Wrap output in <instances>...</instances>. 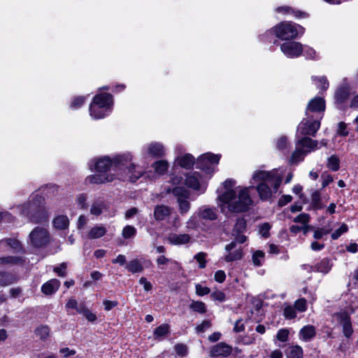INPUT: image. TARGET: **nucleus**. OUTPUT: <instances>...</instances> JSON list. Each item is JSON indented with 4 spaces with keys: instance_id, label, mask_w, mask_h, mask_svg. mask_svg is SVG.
<instances>
[{
    "instance_id": "f257e3e1",
    "label": "nucleus",
    "mask_w": 358,
    "mask_h": 358,
    "mask_svg": "<svg viewBox=\"0 0 358 358\" xmlns=\"http://www.w3.org/2000/svg\"><path fill=\"white\" fill-rule=\"evenodd\" d=\"M236 181L234 179H227L222 185L224 191L218 197V206L222 213L227 215L229 213H244L249 210L252 204V198L249 191L252 187L236 186Z\"/></svg>"
},
{
    "instance_id": "f03ea898",
    "label": "nucleus",
    "mask_w": 358,
    "mask_h": 358,
    "mask_svg": "<svg viewBox=\"0 0 358 358\" xmlns=\"http://www.w3.org/2000/svg\"><path fill=\"white\" fill-rule=\"evenodd\" d=\"M285 171L278 169L270 171H256L250 180L251 185H256L257 191L262 200H268L276 194L282 182Z\"/></svg>"
},
{
    "instance_id": "7ed1b4c3",
    "label": "nucleus",
    "mask_w": 358,
    "mask_h": 358,
    "mask_svg": "<svg viewBox=\"0 0 358 358\" xmlns=\"http://www.w3.org/2000/svg\"><path fill=\"white\" fill-rule=\"evenodd\" d=\"M132 155L130 153H126L117 157L115 161V166L120 170L117 173V178L121 180H129L130 182H135L144 174L146 177L150 178L148 173L132 163Z\"/></svg>"
},
{
    "instance_id": "20e7f679",
    "label": "nucleus",
    "mask_w": 358,
    "mask_h": 358,
    "mask_svg": "<svg viewBox=\"0 0 358 358\" xmlns=\"http://www.w3.org/2000/svg\"><path fill=\"white\" fill-rule=\"evenodd\" d=\"M44 200L38 194L32 195L31 199L20 207L21 214L34 223H44L49 215L44 206Z\"/></svg>"
},
{
    "instance_id": "39448f33",
    "label": "nucleus",
    "mask_w": 358,
    "mask_h": 358,
    "mask_svg": "<svg viewBox=\"0 0 358 358\" xmlns=\"http://www.w3.org/2000/svg\"><path fill=\"white\" fill-rule=\"evenodd\" d=\"M113 96L108 93H100L96 95L90 106V114L95 120L103 118L112 110Z\"/></svg>"
},
{
    "instance_id": "423d86ee",
    "label": "nucleus",
    "mask_w": 358,
    "mask_h": 358,
    "mask_svg": "<svg viewBox=\"0 0 358 358\" xmlns=\"http://www.w3.org/2000/svg\"><path fill=\"white\" fill-rule=\"evenodd\" d=\"M273 31L278 38L290 40L296 38L299 34L302 35L304 33V28L294 23L284 22L275 26Z\"/></svg>"
},
{
    "instance_id": "0eeeda50",
    "label": "nucleus",
    "mask_w": 358,
    "mask_h": 358,
    "mask_svg": "<svg viewBox=\"0 0 358 358\" xmlns=\"http://www.w3.org/2000/svg\"><path fill=\"white\" fill-rule=\"evenodd\" d=\"M167 192H171L177 199L178 210L181 215L187 214L191 208L189 198V192L182 187H176L171 190L167 189Z\"/></svg>"
},
{
    "instance_id": "6e6552de",
    "label": "nucleus",
    "mask_w": 358,
    "mask_h": 358,
    "mask_svg": "<svg viewBox=\"0 0 358 358\" xmlns=\"http://www.w3.org/2000/svg\"><path fill=\"white\" fill-rule=\"evenodd\" d=\"M220 159V155H214L207 152L198 157L196 161V168L206 172L207 174L215 171V166L218 164Z\"/></svg>"
},
{
    "instance_id": "1a4fd4ad",
    "label": "nucleus",
    "mask_w": 358,
    "mask_h": 358,
    "mask_svg": "<svg viewBox=\"0 0 358 358\" xmlns=\"http://www.w3.org/2000/svg\"><path fill=\"white\" fill-rule=\"evenodd\" d=\"M320 127V121L317 120H312V116H306L299 123L296 136H315L316 132Z\"/></svg>"
},
{
    "instance_id": "9d476101",
    "label": "nucleus",
    "mask_w": 358,
    "mask_h": 358,
    "mask_svg": "<svg viewBox=\"0 0 358 358\" xmlns=\"http://www.w3.org/2000/svg\"><path fill=\"white\" fill-rule=\"evenodd\" d=\"M29 241L31 245L41 248L46 245L50 241V234L46 228L35 227L29 234Z\"/></svg>"
},
{
    "instance_id": "9b49d317",
    "label": "nucleus",
    "mask_w": 358,
    "mask_h": 358,
    "mask_svg": "<svg viewBox=\"0 0 358 358\" xmlns=\"http://www.w3.org/2000/svg\"><path fill=\"white\" fill-rule=\"evenodd\" d=\"M185 184L188 187L203 193L206 189V178L199 171L188 173Z\"/></svg>"
},
{
    "instance_id": "f8f14e48",
    "label": "nucleus",
    "mask_w": 358,
    "mask_h": 358,
    "mask_svg": "<svg viewBox=\"0 0 358 358\" xmlns=\"http://www.w3.org/2000/svg\"><path fill=\"white\" fill-rule=\"evenodd\" d=\"M117 159V157L113 159L112 161L109 157H103L101 158H99L96 160L92 161L90 164V169L92 170V166H94V169L96 172L100 173H107V171L108 170H112L115 172L114 175H116V177L117 178V173H119L120 170L115 166V161Z\"/></svg>"
},
{
    "instance_id": "ddd939ff",
    "label": "nucleus",
    "mask_w": 358,
    "mask_h": 358,
    "mask_svg": "<svg viewBox=\"0 0 358 358\" xmlns=\"http://www.w3.org/2000/svg\"><path fill=\"white\" fill-rule=\"evenodd\" d=\"M166 150L164 146L158 142H152L144 145L142 148V155L146 157H162L165 155Z\"/></svg>"
},
{
    "instance_id": "4468645a",
    "label": "nucleus",
    "mask_w": 358,
    "mask_h": 358,
    "mask_svg": "<svg viewBox=\"0 0 358 358\" xmlns=\"http://www.w3.org/2000/svg\"><path fill=\"white\" fill-rule=\"evenodd\" d=\"M283 54L289 58L299 57L303 52V45L299 42L288 41L280 45Z\"/></svg>"
},
{
    "instance_id": "2eb2a0df",
    "label": "nucleus",
    "mask_w": 358,
    "mask_h": 358,
    "mask_svg": "<svg viewBox=\"0 0 358 358\" xmlns=\"http://www.w3.org/2000/svg\"><path fill=\"white\" fill-rule=\"evenodd\" d=\"M226 255L223 259L227 262H231L240 260L243 257V251L241 247H237L236 241H232L225 245Z\"/></svg>"
},
{
    "instance_id": "dca6fc26",
    "label": "nucleus",
    "mask_w": 358,
    "mask_h": 358,
    "mask_svg": "<svg viewBox=\"0 0 358 358\" xmlns=\"http://www.w3.org/2000/svg\"><path fill=\"white\" fill-rule=\"evenodd\" d=\"M296 145L304 151L306 154L318 149L319 142L315 140L306 136H296Z\"/></svg>"
},
{
    "instance_id": "f3484780",
    "label": "nucleus",
    "mask_w": 358,
    "mask_h": 358,
    "mask_svg": "<svg viewBox=\"0 0 358 358\" xmlns=\"http://www.w3.org/2000/svg\"><path fill=\"white\" fill-rule=\"evenodd\" d=\"M325 110V101L321 97H315L312 99L308 103L306 115L308 117L310 115V113L324 112Z\"/></svg>"
},
{
    "instance_id": "a211bd4d",
    "label": "nucleus",
    "mask_w": 358,
    "mask_h": 358,
    "mask_svg": "<svg viewBox=\"0 0 358 358\" xmlns=\"http://www.w3.org/2000/svg\"><path fill=\"white\" fill-rule=\"evenodd\" d=\"M232 352V348L230 345L224 343H219L213 345L210 350V357H227Z\"/></svg>"
},
{
    "instance_id": "6ab92c4d",
    "label": "nucleus",
    "mask_w": 358,
    "mask_h": 358,
    "mask_svg": "<svg viewBox=\"0 0 358 358\" xmlns=\"http://www.w3.org/2000/svg\"><path fill=\"white\" fill-rule=\"evenodd\" d=\"M199 217L203 220L213 221L217 218V210L208 206H201L197 211Z\"/></svg>"
},
{
    "instance_id": "aec40b11",
    "label": "nucleus",
    "mask_w": 358,
    "mask_h": 358,
    "mask_svg": "<svg viewBox=\"0 0 358 358\" xmlns=\"http://www.w3.org/2000/svg\"><path fill=\"white\" fill-rule=\"evenodd\" d=\"M338 318L342 325L344 336L346 338H350L353 333L350 315L346 313H341L338 314Z\"/></svg>"
},
{
    "instance_id": "412c9836",
    "label": "nucleus",
    "mask_w": 358,
    "mask_h": 358,
    "mask_svg": "<svg viewBox=\"0 0 358 358\" xmlns=\"http://www.w3.org/2000/svg\"><path fill=\"white\" fill-rule=\"evenodd\" d=\"M146 264L148 266L151 262L149 260H143L139 259H135L131 260L126 264V268L128 271L131 273H142L144 270L143 264Z\"/></svg>"
},
{
    "instance_id": "4be33fe9",
    "label": "nucleus",
    "mask_w": 358,
    "mask_h": 358,
    "mask_svg": "<svg viewBox=\"0 0 358 358\" xmlns=\"http://www.w3.org/2000/svg\"><path fill=\"white\" fill-rule=\"evenodd\" d=\"M115 178L114 174L97 172L87 178L88 181L92 184H103L113 181Z\"/></svg>"
},
{
    "instance_id": "5701e85b",
    "label": "nucleus",
    "mask_w": 358,
    "mask_h": 358,
    "mask_svg": "<svg viewBox=\"0 0 358 358\" xmlns=\"http://www.w3.org/2000/svg\"><path fill=\"white\" fill-rule=\"evenodd\" d=\"M316 336V329L313 325L308 324L303 327L299 332V338L304 342L312 341Z\"/></svg>"
},
{
    "instance_id": "b1692460",
    "label": "nucleus",
    "mask_w": 358,
    "mask_h": 358,
    "mask_svg": "<svg viewBox=\"0 0 358 358\" xmlns=\"http://www.w3.org/2000/svg\"><path fill=\"white\" fill-rule=\"evenodd\" d=\"M172 208L165 205H157L154 210V217L157 221H162L170 216Z\"/></svg>"
},
{
    "instance_id": "393cba45",
    "label": "nucleus",
    "mask_w": 358,
    "mask_h": 358,
    "mask_svg": "<svg viewBox=\"0 0 358 358\" xmlns=\"http://www.w3.org/2000/svg\"><path fill=\"white\" fill-rule=\"evenodd\" d=\"M176 162L182 168L189 169L195 163V158L193 155L189 153H185L184 155H178Z\"/></svg>"
},
{
    "instance_id": "a878e982",
    "label": "nucleus",
    "mask_w": 358,
    "mask_h": 358,
    "mask_svg": "<svg viewBox=\"0 0 358 358\" xmlns=\"http://www.w3.org/2000/svg\"><path fill=\"white\" fill-rule=\"evenodd\" d=\"M168 241L172 245H184L191 241V236L187 234H171Z\"/></svg>"
},
{
    "instance_id": "bb28decb",
    "label": "nucleus",
    "mask_w": 358,
    "mask_h": 358,
    "mask_svg": "<svg viewBox=\"0 0 358 358\" xmlns=\"http://www.w3.org/2000/svg\"><path fill=\"white\" fill-rule=\"evenodd\" d=\"M60 286V281L57 279H51L44 283L41 287V292L45 295H51L56 292Z\"/></svg>"
},
{
    "instance_id": "cd10ccee",
    "label": "nucleus",
    "mask_w": 358,
    "mask_h": 358,
    "mask_svg": "<svg viewBox=\"0 0 358 358\" xmlns=\"http://www.w3.org/2000/svg\"><path fill=\"white\" fill-rule=\"evenodd\" d=\"M152 166L155 170V174L152 177L150 176V178L153 180L155 178V175L162 176L165 174L169 169V164L166 160H159L153 163Z\"/></svg>"
},
{
    "instance_id": "c85d7f7f",
    "label": "nucleus",
    "mask_w": 358,
    "mask_h": 358,
    "mask_svg": "<svg viewBox=\"0 0 358 358\" xmlns=\"http://www.w3.org/2000/svg\"><path fill=\"white\" fill-rule=\"evenodd\" d=\"M332 267V262L328 258L322 259L320 262L317 263L314 268L315 271L324 274L328 273Z\"/></svg>"
},
{
    "instance_id": "c756f323",
    "label": "nucleus",
    "mask_w": 358,
    "mask_h": 358,
    "mask_svg": "<svg viewBox=\"0 0 358 358\" xmlns=\"http://www.w3.org/2000/svg\"><path fill=\"white\" fill-rule=\"evenodd\" d=\"M107 230L103 225H96L91 228L87 234V236L90 239L99 238L103 236Z\"/></svg>"
},
{
    "instance_id": "7c9ffc66",
    "label": "nucleus",
    "mask_w": 358,
    "mask_h": 358,
    "mask_svg": "<svg viewBox=\"0 0 358 358\" xmlns=\"http://www.w3.org/2000/svg\"><path fill=\"white\" fill-rule=\"evenodd\" d=\"M8 248L16 250L21 248L20 242L16 239L8 238L0 241V251L4 250Z\"/></svg>"
},
{
    "instance_id": "2f4dec72",
    "label": "nucleus",
    "mask_w": 358,
    "mask_h": 358,
    "mask_svg": "<svg viewBox=\"0 0 358 358\" xmlns=\"http://www.w3.org/2000/svg\"><path fill=\"white\" fill-rule=\"evenodd\" d=\"M170 333V327L167 324H162L154 331V338L161 340Z\"/></svg>"
},
{
    "instance_id": "473e14b6",
    "label": "nucleus",
    "mask_w": 358,
    "mask_h": 358,
    "mask_svg": "<svg viewBox=\"0 0 358 358\" xmlns=\"http://www.w3.org/2000/svg\"><path fill=\"white\" fill-rule=\"evenodd\" d=\"M350 90L346 86L341 87L337 90L335 93V100L337 103H343L345 102L349 96Z\"/></svg>"
},
{
    "instance_id": "72a5a7b5",
    "label": "nucleus",
    "mask_w": 358,
    "mask_h": 358,
    "mask_svg": "<svg viewBox=\"0 0 358 358\" xmlns=\"http://www.w3.org/2000/svg\"><path fill=\"white\" fill-rule=\"evenodd\" d=\"M306 155L307 154L304 151L296 145L295 150L293 152L289 159V163L291 164H298L304 159Z\"/></svg>"
},
{
    "instance_id": "f704fd0d",
    "label": "nucleus",
    "mask_w": 358,
    "mask_h": 358,
    "mask_svg": "<svg viewBox=\"0 0 358 358\" xmlns=\"http://www.w3.org/2000/svg\"><path fill=\"white\" fill-rule=\"evenodd\" d=\"M197 213H194L186 222L185 228L187 231L197 230L199 227V220Z\"/></svg>"
},
{
    "instance_id": "c9c22d12",
    "label": "nucleus",
    "mask_w": 358,
    "mask_h": 358,
    "mask_svg": "<svg viewBox=\"0 0 358 358\" xmlns=\"http://www.w3.org/2000/svg\"><path fill=\"white\" fill-rule=\"evenodd\" d=\"M69 220L66 215H58L53 220V224L58 229H64L68 227Z\"/></svg>"
},
{
    "instance_id": "e433bc0d",
    "label": "nucleus",
    "mask_w": 358,
    "mask_h": 358,
    "mask_svg": "<svg viewBox=\"0 0 358 358\" xmlns=\"http://www.w3.org/2000/svg\"><path fill=\"white\" fill-rule=\"evenodd\" d=\"M303 352L301 346L296 345L288 348V358H303Z\"/></svg>"
},
{
    "instance_id": "4c0bfd02",
    "label": "nucleus",
    "mask_w": 358,
    "mask_h": 358,
    "mask_svg": "<svg viewBox=\"0 0 358 358\" xmlns=\"http://www.w3.org/2000/svg\"><path fill=\"white\" fill-rule=\"evenodd\" d=\"M278 13H282L285 14H292L296 17H303L305 16V13L300 12L299 10H294L293 8L289 6H281L276 8Z\"/></svg>"
},
{
    "instance_id": "58836bf2",
    "label": "nucleus",
    "mask_w": 358,
    "mask_h": 358,
    "mask_svg": "<svg viewBox=\"0 0 358 358\" xmlns=\"http://www.w3.org/2000/svg\"><path fill=\"white\" fill-rule=\"evenodd\" d=\"M104 208L105 204L103 201H96L92 204L90 213L92 215L98 216L102 213Z\"/></svg>"
},
{
    "instance_id": "ea45409f",
    "label": "nucleus",
    "mask_w": 358,
    "mask_h": 358,
    "mask_svg": "<svg viewBox=\"0 0 358 358\" xmlns=\"http://www.w3.org/2000/svg\"><path fill=\"white\" fill-rule=\"evenodd\" d=\"M311 203L315 210H319L323 208L324 206L322 203L320 194L318 191H315L311 194Z\"/></svg>"
},
{
    "instance_id": "a19ab883",
    "label": "nucleus",
    "mask_w": 358,
    "mask_h": 358,
    "mask_svg": "<svg viewBox=\"0 0 358 358\" xmlns=\"http://www.w3.org/2000/svg\"><path fill=\"white\" fill-rule=\"evenodd\" d=\"M265 253L262 250H257L252 254V263L256 266H262L264 261Z\"/></svg>"
},
{
    "instance_id": "79ce46f5",
    "label": "nucleus",
    "mask_w": 358,
    "mask_h": 358,
    "mask_svg": "<svg viewBox=\"0 0 358 358\" xmlns=\"http://www.w3.org/2000/svg\"><path fill=\"white\" fill-rule=\"evenodd\" d=\"M15 280V278L11 274L7 273H0V285L1 286L9 285L13 283Z\"/></svg>"
},
{
    "instance_id": "37998d69",
    "label": "nucleus",
    "mask_w": 358,
    "mask_h": 358,
    "mask_svg": "<svg viewBox=\"0 0 358 358\" xmlns=\"http://www.w3.org/2000/svg\"><path fill=\"white\" fill-rule=\"evenodd\" d=\"M189 308L194 312H197L199 313H205L206 312V304L202 301H192V303L189 305Z\"/></svg>"
},
{
    "instance_id": "c03bdc74",
    "label": "nucleus",
    "mask_w": 358,
    "mask_h": 358,
    "mask_svg": "<svg viewBox=\"0 0 358 358\" xmlns=\"http://www.w3.org/2000/svg\"><path fill=\"white\" fill-rule=\"evenodd\" d=\"M327 166L334 171L339 169V159L336 155H332L328 158Z\"/></svg>"
},
{
    "instance_id": "a18cd8bd",
    "label": "nucleus",
    "mask_w": 358,
    "mask_h": 358,
    "mask_svg": "<svg viewBox=\"0 0 358 358\" xmlns=\"http://www.w3.org/2000/svg\"><path fill=\"white\" fill-rule=\"evenodd\" d=\"M136 234V229L134 227L127 225L122 229V235L125 239L133 238Z\"/></svg>"
},
{
    "instance_id": "49530a36",
    "label": "nucleus",
    "mask_w": 358,
    "mask_h": 358,
    "mask_svg": "<svg viewBox=\"0 0 358 358\" xmlns=\"http://www.w3.org/2000/svg\"><path fill=\"white\" fill-rule=\"evenodd\" d=\"M36 334L42 340H45L50 334V329L48 326H41L36 329Z\"/></svg>"
},
{
    "instance_id": "de8ad7c7",
    "label": "nucleus",
    "mask_w": 358,
    "mask_h": 358,
    "mask_svg": "<svg viewBox=\"0 0 358 358\" xmlns=\"http://www.w3.org/2000/svg\"><path fill=\"white\" fill-rule=\"evenodd\" d=\"M22 259L17 257H6L0 258V264H17L21 263Z\"/></svg>"
},
{
    "instance_id": "09e8293b",
    "label": "nucleus",
    "mask_w": 358,
    "mask_h": 358,
    "mask_svg": "<svg viewBox=\"0 0 358 358\" xmlns=\"http://www.w3.org/2000/svg\"><path fill=\"white\" fill-rule=\"evenodd\" d=\"M348 230V227L346 224L343 223L341 227L336 229L331 234V237L333 240H337L342 234L346 233Z\"/></svg>"
},
{
    "instance_id": "8fccbe9b",
    "label": "nucleus",
    "mask_w": 358,
    "mask_h": 358,
    "mask_svg": "<svg viewBox=\"0 0 358 358\" xmlns=\"http://www.w3.org/2000/svg\"><path fill=\"white\" fill-rule=\"evenodd\" d=\"M271 228V225L269 223H263L259 226V233L263 238H267L270 236L269 231Z\"/></svg>"
},
{
    "instance_id": "3c124183",
    "label": "nucleus",
    "mask_w": 358,
    "mask_h": 358,
    "mask_svg": "<svg viewBox=\"0 0 358 358\" xmlns=\"http://www.w3.org/2000/svg\"><path fill=\"white\" fill-rule=\"evenodd\" d=\"M331 231V228L329 227H322L317 228L315 230L313 234V237L315 239H320L322 238L324 236L327 235Z\"/></svg>"
},
{
    "instance_id": "603ef678",
    "label": "nucleus",
    "mask_w": 358,
    "mask_h": 358,
    "mask_svg": "<svg viewBox=\"0 0 358 358\" xmlns=\"http://www.w3.org/2000/svg\"><path fill=\"white\" fill-rule=\"evenodd\" d=\"M313 79L315 81V85H317V88L325 90L329 87V83L325 77H313Z\"/></svg>"
},
{
    "instance_id": "864d4df0",
    "label": "nucleus",
    "mask_w": 358,
    "mask_h": 358,
    "mask_svg": "<svg viewBox=\"0 0 358 358\" xmlns=\"http://www.w3.org/2000/svg\"><path fill=\"white\" fill-rule=\"evenodd\" d=\"M303 55L310 59H316L317 58V52L314 49L308 46H303Z\"/></svg>"
},
{
    "instance_id": "5fc2aeb1",
    "label": "nucleus",
    "mask_w": 358,
    "mask_h": 358,
    "mask_svg": "<svg viewBox=\"0 0 358 358\" xmlns=\"http://www.w3.org/2000/svg\"><path fill=\"white\" fill-rule=\"evenodd\" d=\"M288 145L287 138L286 136H280L276 141V147L279 150L283 151L287 149Z\"/></svg>"
},
{
    "instance_id": "6e6d98bb",
    "label": "nucleus",
    "mask_w": 358,
    "mask_h": 358,
    "mask_svg": "<svg viewBox=\"0 0 358 358\" xmlns=\"http://www.w3.org/2000/svg\"><path fill=\"white\" fill-rule=\"evenodd\" d=\"M289 334L288 329H280L276 334V338L280 342H286L288 339Z\"/></svg>"
},
{
    "instance_id": "4d7b16f0",
    "label": "nucleus",
    "mask_w": 358,
    "mask_h": 358,
    "mask_svg": "<svg viewBox=\"0 0 358 358\" xmlns=\"http://www.w3.org/2000/svg\"><path fill=\"white\" fill-rule=\"evenodd\" d=\"M294 308L301 313L306 311L307 309L306 301L304 299L296 300L294 303Z\"/></svg>"
},
{
    "instance_id": "13d9d810",
    "label": "nucleus",
    "mask_w": 358,
    "mask_h": 358,
    "mask_svg": "<svg viewBox=\"0 0 358 358\" xmlns=\"http://www.w3.org/2000/svg\"><path fill=\"white\" fill-rule=\"evenodd\" d=\"M284 315L287 319H294L296 317V309L292 306H287L284 309Z\"/></svg>"
},
{
    "instance_id": "bf43d9fd",
    "label": "nucleus",
    "mask_w": 358,
    "mask_h": 358,
    "mask_svg": "<svg viewBox=\"0 0 358 358\" xmlns=\"http://www.w3.org/2000/svg\"><path fill=\"white\" fill-rule=\"evenodd\" d=\"M85 103V97L78 96L74 98L71 103V108L73 109L79 108Z\"/></svg>"
},
{
    "instance_id": "052dcab7",
    "label": "nucleus",
    "mask_w": 358,
    "mask_h": 358,
    "mask_svg": "<svg viewBox=\"0 0 358 358\" xmlns=\"http://www.w3.org/2000/svg\"><path fill=\"white\" fill-rule=\"evenodd\" d=\"M309 220H310V216L307 213H301V214L297 215L294 219V222L301 223V224H305V225L306 224H308Z\"/></svg>"
},
{
    "instance_id": "680f3d73",
    "label": "nucleus",
    "mask_w": 358,
    "mask_h": 358,
    "mask_svg": "<svg viewBox=\"0 0 358 358\" xmlns=\"http://www.w3.org/2000/svg\"><path fill=\"white\" fill-rule=\"evenodd\" d=\"M210 297L215 300L218 301L220 302H222L225 301L226 296L223 292L222 291H215L211 293Z\"/></svg>"
},
{
    "instance_id": "e2e57ef3",
    "label": "nucleus",
    "mask_w": 358,
    "mask_h": 358,
    "mask_svg": "<svg viewBox=\"0 0 358 358\" xmlns=\"http://www.w3.org/2000/svg\"><path fill=\"white\" fill-rule=\"evenodd\" d=\"M206 253L199 252L194 256V259L199 262V267L203 268L206 267Z\"/></svg>"
},
{
    "instance_id": "0e129e2a",
    "label": "nucleus",
    "mask_w": 358,
    "mask_h": 358,
    "mask_svg": "<svg viewBox=\"0 0 358 358\" xmlns=\"http://www.w3.org/2000/svg\"><path fill=\"white\" fill-rule=\"evenodd\" d=\"M246 227V223L243 219H239L237 220L234 231L237 233H241Z\"/></svg>"
},
{
    "instance_id": "69168bd1",
    "label": "nucleus",
    "mask_w": 358,
    "mask_h": 358,
    "mask_svg": "<svg viewBox=\"0 0 358 358\" xmlns=\"http://www.w3.org/2000/svg\"><path fill=\"white\" fill-rule=\"evenodd\" d=\"M348 130L347 129V125L345 122H341L338 123L337 134L342 136H347L348 135Z\"/></svg>"
},
{
    "instance_id": "338daca9",
    "label": "nucleus",
    "mask_w": 358,
    "mask_h": 358,
    "mask_svg": "<svg viewBox=\"0 0 358 358\" xmlns=\"http://www.w3.org/2000/svg\"><path fill=\"white\" fill-rule=\"evenodd\" d=\"M175 350L179 356H185L187 352V348L185 345L178 343L175 346Z\"/></svg>"
},
{
    "instance_id": "774afa93",
    "label": "nucleus",
    "mask_w": 358,
    "mask_h": 358,
    "mask_svg": "<svg viewBox=\"0 0 358 358\" xmlns=\"http://www.w3.org/2000/svg\"><path fill=\"white\" fill-rule=\"evenodd\" d=\"M210 292V289L207 287L202 286L199 284L196 285V293L199 296L206 295V294H209Z\"/></svg>"
}]
</instances>
